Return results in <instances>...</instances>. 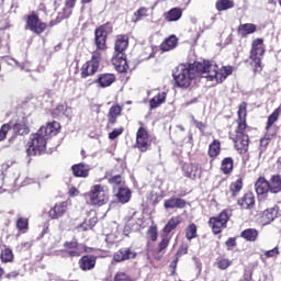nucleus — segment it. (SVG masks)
I'll list each match as a JSON object with an SVG mask.
<instances>
[{"instance_id":"obj_7","label":"nucleus","mask_w":281,"mask_h":281,"mask_svg":"<svg viewBox=\"0 0 281 281\" xmlns=\"http://www.w3.org/2000/svg\"><path fill=\"white\" fill-rule=\"evenodd\" d=\"M136 148H138L140 153H146V150L150 148V137L144 127H139L136 133Z\"/></svg>"},{"instance_id":"obj_45","label":"nucleus","mask_w":281,"mask_h":281,"mask_svg":"<svg viewBox=\"0 0 281 281\" xmlns=\"http://www.w3.org/2000/svg\"><path fill=\"white\" fill-rule=\"evenodd\" d=\"M186 254H188V245L182 244L179 247V249L177 250L176 259L173 260L175 265H177V262H179V259L181 258V256H186Z\"/></svg>"},{"instance_id":"obj_62","label":"nucleus","mask_w":281,"mask_h":281,"mask_svg":"<svg viewBox=\"0 0 281 281\" xmlns=\"http://www.w3.org/2000/svg\"><path fill=\"white\" fill-rule=\"evenodd\" d=\"M3 276V268H0V278Z\"/></svg>"},{"instance_id":"obj_38","label":"nucleus","mask_w":281,"mask_h":281,"mask_svg":"<svg viewBox=\"0 0 281 281\" xmlns=\"http://www.w3.org/2000/svg\"><path fill=\"white\" fill-rule=\"evenodd\" d=\"M220 153H221V142L213 140V143L209 146L210 157H217Z\"/></svg>"},{"instance_id":"obj_40","label":"nucleus","mask_w":281,"mask_h":281,"mask_svg":"<svg viewBox=\"0 0 281 281\" xmlns=\"http://www.w3.org/2000/svg\"><path fill=\"white\" fill-rule=\"evenodd\" d=\"M0 258L2 262H12L14 260V252H12V249L5 248L1 251Z\"/></svg>"},{"instance_id":"obj_53","label":"nucleus","mask_w":281,"mask_h":281,"mask_svg":"<svg viewBox=\"0 0 281 281\" xmlns=\"http://www.w3.org/2000/svg\"><path fill=\"white\" fill-rule=\"evenodd\" d=\"M65 113V105H57L56 109L53 110L54 117H60Z\"/></svg>"},{"instance_id":"obj_36","label":"nucleus","mask_w":281,"mask_h":281,"mask_svg":"<svg viewBox=\"0 0 281 281\" xmlns=\"http://www.w3.org/2000/svg\"><path fill=\"white\" fill-rule=\"evenodd\" d=\"M215 8L218 12L231 10V8H234V2L232 0H217Z\"/></svg>"},{"instance_id":"obj_11","label":"nucleus","mask_w":281,"mask_h":281,"mask_svg":"<svg viewBox=\"0 0 281 281\" xmlns=\"http://www.w3.org/2000/svg\"><path fill=\"white\" fill-rule=\"evenodd\" d=\"M182 170L189 179H201V166L196 164H184Z\"/></svg>"},{"instance_id":"obj_26","label":"nucleus","mask_w":281,"mask_h":281,"mask_svg":"<svg viewBox=\"0 0 281 281\" xmlns=\"http://www.w3.org/2000/svg\"><path fill=\"white\" fill-rule=\"evenodd\" d=\"M279 210H280V207H278V206H273L271 209L266 210L263 213V223L266 225H269V223H273V221H276V218H278Z\"/></svg>"},{"instance_id":"obj_5","label":"nucleus","mask_w":281,"mask_h":281,"mask_svg":"<svg viewBox=\"0 0 281 281\" xmlns=\"http://www.w3.org/2000/svg\"><path fill=\"white\" fill-rule=\"evenodd\" d=\"M263 54L265 46L262 45V40H255L252 42V48L250 50V64L255 67V71H260V69H262L261 60Z\"/></svg>"},{"instance_id":"obj_30","label":"nucleus","mask_w":281,"mask_h":281,"mask_svg":"<svg viewBox=\"0 0 281 281\" xmlns=\"http://www.w3.org/2000/svg\"><path fill=\"white\" fill-rule=\"evenodd\" d=\"M181 221H182L181 216L171 217L169 222L166 224V226L164 227V233L170 234V232L177 229L178 225L181 224Z\"/></svg>"},{"instance_id":"obj_47","label":"nucleus","mask_w":281,"mask_h":281,"mask_svg":"<svg viewBox=\"0 0 281 281\" xmlns=\"http://www.w3.org/2000/svg\"><path fill=\"white\" fill-rule=\"evenodd\" d=\"M147 238H149V240H153L155 243V240H157V227L156 226H150L147 231Z\"/></svg>"},{"instance_id":"obj_15","label":"nucleus","mask_w":281,"mask_h":281,"mask_svg":"<svg viewBox=\"0 0 281 281\" xmlns=\"http://www.w3.org/2000/svg\"><path fill=\"white\" fill-rule=\"evenodd\" d=\"M98 69H100L98 61H87L81 67V78H89V76H93Z\"/></svg>"},{"instance_id":"obj_41","label":"nucleus","mask_w":281,"mask_h":281,"mask_svg":"<svg viewBox=\"0 0 281 281\" xmlns=\"http://www.w3.org/2000/svg\"><path fill=\"white\" fill-rule=\"evenodd\" d=\"M29 226H30V223H29L27 218H25V217L18 218L16 228L19 229V232H22L23 234H25V232H27Z\"/></svg>"},{"instance_id":"obj_14","label":"nucleus","mask_w":281,"mask_h":281,"mask_svg":"<svg viewBox=\"0 0 281 281\" xmlns=\"http://www.w3.org/2000/svg\"><path fill=\"white\" fill-rule=\"evenodd\" d=\"M126 47H128V36L119 35L114 46V55H125Z\"/></svg>"},{"instance_id":"obj_34","label":"nucleus","mask_w":281,"mask_h":281,"mask_svg":"<svg viewBox=\"0 0 281 281\" xmlns=\"http://www.w3.org/2000/svg\"><path fill=\"white\" fill-rule=\"evenodd\" d=\"M166 102V92L158 93L149 101L150 109H157L160 104Z\"/></svg>"},{"instance_id":"obj_8","label":"nucleus","mask_w":281,"mask_h":281,"mask_svg":"<svg viewBox=\"0 0 281 281\" xmlns=\"http://www.w3.org/2000/svg\"><path fill=\"white\" fill-rule=\"evenodd\" d=\"M26 27L35 34H43L47 30V24L38 19V15L31 14L27 16Z\"/></svg>"},{"instance_id":"obj_10","label":"nucleus","mask_w":281,"mask_h":281,"mask_svg":"<svg viewBox=\"0 0 281 281\" xmlns=\"http://www.w3.org/2000/svg\"><path fill=\"white\" fill-rule=\"evenodd\" d=\"M137 256V252L131 248H121L113 256L114 262H124V260H133Z\"/></svg>"},{"instance_id":"obj_28","label":"nucleus","mask_w":281,"mask_h":281,"mask_svg":"<svg viewBox=\"0 0 281 281\" xmlns=\"http://www.w3.org/2000/svg\"><path fill=\"white\" fill-rule=\"evenodd\" d=\"M255 190L257 194H267V192H270L269 181L265 178H259L255 183Z\"/></svg>"},{"instance_id":"obj_31","label":"nucleus","mask_w":281,"mask_h":281,"mask_svg":"<svg viewBox=\"0 0 281 281\" xmlns=\"http://www.w3.org/2000/svg\"><path fill=\"white\" fill-rule=\"evenodd\" d=\"M100 87H111L112 82H115V75L113 74H103L98 78Z\"/></svg>"},{"instance_id":"obj_19","label":"nucleus","mask_w":281,"mask_h":281,"mask_svg":"<svg viewBox=\"0 0 281 281\" xmlns=\"http://www.w3.org/2000/svg\"><path fill=\"white\" fill-rule=\"evenodd\" d=\"M186 200L181 198H171L166 200L164 205L166 210H175V207L178 210H183V207H186Z\"/></svg>"},{"instance_id":"obj_6","label":"nucleus","mask_w":281,"mask_h":281,"mask_svg":"<svg viewBox=\"0 0 281 281\" xmlns=\"http://www.w3.org/2000/svg\"><path fill=\"white\" fill-rule=\"evenodd\" d=\"M227 221H229V214L227 210L222 211L218 216L211 217L209 224L212 227L214 234H221L225 227H227Z\"/></svg>"},{"instance_id":"obj_1","label":"nucleus","mask_w":281,"mask_h":281,"mask_svg":"<svg viewBox=\"0 0 281 281\" xmlns=\"http://www.w3.org/2000/svg\"><path fill=\"white\" fill-rule=\"evenodd\" d=\"M234 68L232 66H222L218 68L216 61L202 60L193 64H180L172 70L173 80L177 87L188 88L192 85L198 75L207 78L211 81L223 82L232 76Z\"/></svg>"},{"instance_id":"obj_59","label":"nucleus","mask_w":281,"mask_h":281,"mask_svg":"<svg viewBox=\"0 0 281 281\" xmlns=\"http://www.w3.org/2000/svg\"><path fill=\"white\" fill-rule=\"evenodd\" d=\"M77 0H66V8H74Z\"/></svg>"},{"instance_id":"obj_4","label":"nucleus","mask_w":281,"mask_h":281,"mask_svg":"<svg viewBox=\"0 0 281 281\" xmlns=\"http://www.w3.org/2000/svg\"><path fill=\"white\" fill-rule=\"evenodd\" d=\"M90 201L92 205H105L109 203V189L101 184H95L90 190Z\"/></svg>"},{"instance_id":"obj_13","label":"nucleus","mask_w":281,"mask_h":281,"mask_svg":"<svg viewBox=\"0 0 281 281\" xmlns=\"http://www.w3.org/2000/svg\"><path fill=\"white\" fill-rule=\"evenodd\" d=\"M67 212V202L57 203L52 207L48 212L49 218L58 220L61 218V216H65V213Z\"/></svg>"},{"instance_id":"obj_21","label":"nucleus","mask_w":281,"mask_h":281,"mask_svg":"<svg viewBox=\"0 0 281 281\" xmlns=\"http://www.w3.org/2000/svg\"><path fill=\"white\" fill-rule=\"evenodd\" d=\"M94 35L97 49H104L106 47V31L97 29Z\"/></svg>"},{"instance_id":"obj_22","label":"nucleus","mask_w":281,"mask_h":281,"mask_svg":"<svg viewBox=\"0 0 281 281\" xmlns=\"http://www.w3.org/2000/svg\"><path fill=\"white\" fill-rule=\"evenodd\" d=\"M89 170H91V167H89V165L78 164L72 166V173L75 177H89Z\"/></svg>"},{"instance_id":"obj_9","label":"nucleus","mask_w":281,"mask_h":281,"mask_svg":"<svg viewBox=\"0 0 281 281\" xmlns=\"http://www.w3.org/2000/svg\"><path fill=\"white\" fill-rule=\"evenodd\" d=\"M64 247L66 249V254H68L70 258H78V256H82L87 250L85 245L78 244V241H66Z\"/></svg>"},{"instance_id":"obj_50","label":"nucleus","mask_w":281,"mask_h":281,"mask_svg":"<svg viewBox=\"0 0 281 281\" xmlns=\"http://www.w3.org/2000/svg\"><path fill=\"white\" fill-rule=\"evenodd\" d=\"M8 131H10V124H3L0 130V142H3V139H5Z\"/></svg>"},{"instance_id":"obj_46","label":"nucleus","mask_w":281,"mask_h":281,"mask_svg":"<svg viewBox=\"0 0 281 281\" xmlns=\"http://www.w3.org/2000/svg\"><path fill=\"white\" fill-rule=\"evenodd\" d=\"M168 245H170V237H168V235H166L165 237H162L161 241L158 245V254H161V251H164V249H167Z\"/></svg>"},{"instance_id":"obj_23","label":"nucleus","mask_w":281,"mask_h":281,"mask_svg":"<svg viewBox=\"0 0 281 281\" xmlns=\"http://www.w3.org/2000/svg\"><path fill=\"white\" fill-rule=\"evenodd\" d=\"M126 227H130L132 232H139L140 227H144V220L137 217V214L134 215L127 221Z\"/></svg>"},{"instance_id":"obj_17","label":"nucleus","mask_w":281,"mask_h":281,"mask_svg":"<svg viewBox=\"0 0 281 281\" xmlns=\"http://www.w3.org/2000/svg\"><path fill=\"white\" fill-rule=\"evenodd\" d=\"M40 131L49 139L52 135H56L58 131H60V123L53 121L50 123H47L46 126H42Z\"/></svg>"},{"instance_id":"obj_16","label":"nucleus","mask_w":281,"mask_h":281,"mask_svg":"<svg viewBox=\"0 0 281 281\" xmlns=\"http://www.w3.org/2000/svg\"><path fill=\"white\" fill-rule=\"evenodd\" d=\"M79 268L81 271H91V269H95V257L93 256H83L79 260Z\"/></svg>"},{"instance_id":"obj_63","label":"nucleus","mask_w":281,"mask_h":281,"mask_svg":"<svg viewBox=\"0 0 281 281\" xmlns=\"http://www.w3.org/2000/svg\"><path fill=\"white\" fill-rule=\"evenodd\" d=\"M81 155H82V157H87V156H85V150H81Z\"/></svg>"},{"instance_id":"obj_24","label":"nucleus","mask_w":281,"mask_h":281,"mask_svg":"<svg viewBox=\"0 0 281 281\" xmlns=\"http://www.w3.org/2000/svg\"><path fill=\"white\" fill-rule=\"evenodd\" d=\"M238 205L243 207V210H249L256 203V199L254 198V193H246L240 200H238Z\"/></svg>"},{"instance_id":"obj_55","label":"nucleus","mask_w":281,"mask_h":281,"mask_svg":"<svg viewBox=\"0 0 281 281\" xmlns=\"http://www.w3.org/2000/svg\"><path fill=\"white\" fill-rule=\"evenodd\" d=\"M101 54L100 52H94L92 54L91 60H89L90 63H97L98 66H100V60H101Z\"/></svg>"},{"instance_id":"obj_39","label":"nucleus","mask_w":281,"mask_h":281,"mask_svg":"<svg viewBox=\"0 0 281 281\" xmlns=\"http://www.w3.org/2000/svg\"><path fill=\"white\" fill-rule=\"evenodd\" d=\"M148 12H149L148 8H145V7L139 8L134 13V18H133L134 23H137V21H142V19L148 16Z\"/></svg>"},{"instance_id":"obj_56","label":"nucleus","mask_w":281,"mask_h":281,"mask_svg":"<svg viewBox=\"0 0 281 281\" xmlns=\"http://www.w3.org/2000/svg\"><path fill=\"white\" fill-rule=\"evenodd\" d=\"M225 245L228 247V249H232V247H236V239L231 237L226 240Z\"/></svg>"},{"instance_id":"obj_12","label":"nucleus","mask_w":281,"mask_h":281,"mask_svg":"<svg viewBox=\"0 0 281 281\" xmlns=\"http://www.w3.org/2000/svg\"><path fill=\"white\" fill-rule=\"evenodd\" d=\"M112 65L116 71L124 74L128 70V63L126 61V55H114L112 57Z\"/></svg>"},{"instance_id":"obj_49","label":"nucleus","mask_w":281,"mask_h":281,"mask_svg":"<svg viewBox=\"0 0 281 281\" xmlns=\"http://www.w3.org/2000/svg\"><path fill=\"white\" fill-rule=\"evenodd\" d=\"M124 133V127L115 128L109 134V139H117Z\"/></svg>"},{"instance_id":"obj_29","label":"nucleus","mask_w":281,"mask_h":281,"mask_svg":"<svg viewBox=\"0 0 281 281\" xmlns=\"http://www.w3.org/2000/svg\"><path fill=\"white\" fill-rule=\"evenodd\" d=\"M269 183V189L272 194L281 192V178L280 176H272Z\"/></svg>"},{"instance_id":"obj_57","label":"nucleus","mask_w":281,"mask_h":281,"mask_svg":"<svg viewBox=\"0 0 281 281\" xmlns=\"http://www.w3.org/2000/svg\"><path fill=\"white\" fill-rule=\"evenodd\" d=\"M196 128H199V131H203L205 128V124H203V122L201 121H196V120H193Z\"/></svg>"},{"instance_id":"obj_35","label":"nucleus","mask_w":281,"mask_h":281,"mask_svg":"<svg viewBox=\"0 0 281 281\" xmlns=\"http://www.w3.org/2000/svg\"><path fill=\"white\" fill-rule=\"evenodd\" d=\"M221 170L224 172V175H229V172L234 170V159H232V157L224 158L222 160Z\"/></svg>"},{"instance_id":"obj_54","label":"nucleus","mask_w":281,"mask_h":281,"mask_svg":"<svg viewBox=\"0 0 281 281\" xmlns=\"http://www.w3.org/2000/svg\"><path fill=\"white\" fill-rule=\"evenodd\" d=\"M232 265V261H228L227 259H222L217 262L218 269L225 270Z\"/></svg>"},{"instance_id":"obj_64","label":"nucleus","mask_w":281,"mask_h":281,"mask_svg":"<svg viewBox=\"0 0 281 281\" xmlns=\"http://www.w3.org/2000/svg\"><path fill=\"white\" fill-rule=\"evenodd\" d=\"M179 128H180L181 131H184L183 126H179Z\"/></svg>"},{"instance_id":"obj_25","label":"nucleus","mask_w":281,"mask_h":281,"mask_svg":"<svg viewBox=\"0 0 281 281\" xmlns=\"http://www.w3.org/2000/svg\"><path fill=\"white\" fill-rule=\"evenodd\" d=\"M181 16H183V11L181 10V8H172L167 13H165V20L169 23L179 21Z\"/></svg>"},{"instance_id":"obj_3","label":"nucleus","mask_w":281,"mask_h":281,"mask_svg":"<svg viewBox=\"0 0 281 281\" xmlns=\"http://www.w3.org/2000/svg\"><path fill=\"white\" fill-rule=\"evenodd\" d=\"M47 137L46 134L37 131V133L31 135L30 142L27 143L26 155L30 157L41 155V153H45L47 148Z\"/></svg>"},{"instance_id":"obj_20","label":"nucleus","mask_w":281,"mask_h":281,"mask_svg":"<svg viewBox=\"0 0 281 281\" xmlns=\"http://www.w3.org/2000/svg\"><path fill=\"white\" fill-rule=\"evenodd\" d=\"M178 44L179 38H177L176 35H170L160 44V49L161 52H172Z\"/></svg>"},{"instance_id":"obj_52","label":"nucleus","mask_w":281,"mask_h":281,"mask_svg":"<svg viewBox=\"0 0 281 281\" xmlns=\"http://www.w3.org/2000/svg\"><path fill=\"white\" fill-rule=\"evenodd\" d=\"M109 183H111V186H116L114 189L117 188V186L122 183V176H113L109 179Z\"/></svg>"},{"instance_id":"obj_51","label":"nucleus","mask_w":281,"mask_h":281,"mask_svg":"<svg viewBox=\"0 0 281 281\" xmlns=\"http://www.w3.org/2000/svg\"><path fill=\"white\" fill-rule=\"evenodd\" d=\"M114 281H133V280L126 273L119 272V273H116Z\"/></svg>"},{"instance_id":"obj_37","label":"nucleus","mask_w":281,"mask_h":281,"mask_svg":"<svg viewBox=\"0 0 281 281\" xmlns=\"http://www.w3.org/2000/svg\"><path fill=\"white\" fill-rule=\"evenodd\" d=\"M241 238L254 243L256 238H258V232L255 228L245 229L244 232H241Z\"/></svg>"},{"instance_id":"obj_44","label":"nucleus","mask_w":281,"mask_h":281,"mask_svg":"<svg viewBox=\"0 0 281 281\" xmlns=\"http://www.w3.org/2000/svg\"><path fill=\"white\" fill-rule=\"evenodd\" d=\"M186 237L188 240H192V238H196V225L191 224L189 227L186 229Z\"/></svg>"},{"instance_id":"obj_61","label":"nucleus","mask_w":281,"mask_h":281,"mask_svg":"<svg viewBox=\"0 0 281 281\" xmlns=\"http://www.w3.org/2000/svg\"><path fill=\"white\" fill-rule=\"evenodd\" d=\"M92 0H81V3H91Z\"/></svg>"},{"instance_id":"obj_48","label":"nucleus","mask_w":281,"mask_h":281,"mask_svg":"<svg viewBox=\"0 0 281 281\" xmlns=\"http://www.w3.org/2000/svg\"><path fill=\"white\" fill-rule=\"evenodd\" d=\"M266 258H277V256H280V250L278 247H274L271 250H266L265 252Z\"/></svg>"},{"instance_id":"obj_42","label":"nucleus","mask_w":281,"mask_h":281,"mask_svg":"<svg viewBox=\"0 0 281 281\" xmlns=\"http://www.w3.org/2000/svg\"><path fill=\"white\" fill-rule=\"evenodd\" d=\"M13 131L16 133V135H27V133H30V128L23 123L15 124L13 126Z\"/></svg>"},{"instance_id":"obj_18","label":"nucleus","mask_w":281,"mask_h":281,"mask_svg":"<svg viewBox=\"0 0 281 281\" xmlns=\"http://www.w3.org/2000/svg\"><path fill=\"white\" fill-rule=\"evenodd\" d=\"M121 115L122 108L120 105H113L108 113V126H114Z\"/></svg>"},{"instance_id":"obj_43","label":"nucleus","mask_w":281,"mask_h":281,"mask_svg":"<svg viewBox=\"0 0 281 281\" xmlns=\"http://www.w3.org/2000/svg\"><path fill=\"white\" fill-rule=\"evenodd\" d=\"M240 190H243V179H237L234 183L231 184V192H233V196H236Z\"/></svg>"},{"instance_id":"obj_32","label":"nucleus","mask_w":281,"mask_h":281,"mask_svg":"<svg viewBox=\"0 0 281 281\" xmlns=\"http://www.w3.org/2000/svg\"><path fill=\"white\" fill-rule=\"evenodd\" d=\"M117 190L116 196L120 203H128L131 201V190L122 187H119Z\"/></svg>"},{"instance_id":"obj_60","label":"nucleus","mask_w":281,"mask_h":281,"mask_svg":"<svg viewBox=\"0 0 281 281\" xmlns=\"http://www.w3.org/2000/svg\"><path fill=\"white\" fill-rule=\"evenodd\" d=\"M260 144H261V146H269V137H263V138L260 140Z\"/></svg>"},{"instance_id":"obj_2","label":"nucleus","mask_w":281,"mask_h":281,"mask_svg":"<svg viewBox=\"0 0 281 281\" xmlns=\"http://www.w3.org/2000/svg\"><path fill=\"white\" fill-rule=\"evenodd\" d=\"M238 126L236 130V135L233 137L235 148L239 150L240 155L247 153L249 148V135H247V103L244 102L239 105L238 109Z\"/></svg>"},{"instance_id":"obj_27","label":"nucleus","mask_w":281,"mask_h":281,"mask_svg":"<svg viewBox=\"0 0 281 281\" xmlns=\"http://www.w3.org/2000/svg\"><path fill=\"white\" fill-rule=\"evenodd\" d=\"M280 113H281V110H280V108H278L268 117L266 130H267L268 135H271V137H273V135H276V133H271V126H273V124H276V122H278V117H280Z\"/></svg>"},{"instance_id":"obj_33","label":"nucleus","mask_w":281,"mask_h":281,"mask_svg":"<svg viewBox=\"0 0 281 281\" xmlns=\"http://www.w3.org/2000/svg\"><path fill=\"white\" fill-rule=\"evenodd\" d=\"M254 32H256V24L247 23L238 27V34L240 36H248V34H254Z\"/></svg>"},{"instance_id":"obj_58","label":"nucleus","mask_w":281,"mask_h":281,"mask_svg":"<svg viewBox=\"0 0 281 281\" xmlns=\"http://www.w3.org/2000/svg\"><path fill=\"white\" fill-rule=\"evenodd\" d=\"M8 280H12V278H19V271H12L5 276Z\"/></svg>"}]
</instances>
